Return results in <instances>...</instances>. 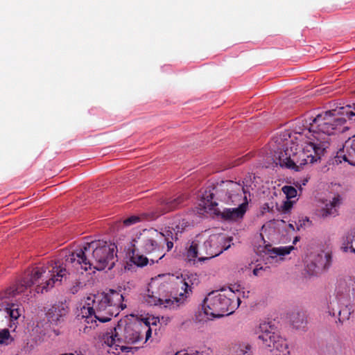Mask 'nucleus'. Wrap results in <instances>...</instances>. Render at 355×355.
<instances>
[{
	"label": "nucleus",
	"mask_w": 355,
	"mask_h": 355,
	"mask_svg": "<svg viewBox=\"0 0 355 355\" xmlns=\"http://www.w3.org/2000/svg\"><path fill=\"white\" fill-rule=\"evenodd\" d=\"M345 116L349 121H354L355 105L353 107V110L351 105H347L338 110H332L318 114L309 124V131L317 135L322 133L327 136L336 132H343L348 129L344 125L346 123Z\"/></svg>",
	"instance_id": "4"
},
{
	"label": "nucleus",
	"mask_w": 355,
	"mask_h": 355,
	"mask_svg": "<svg viewBox=\"0 0 355 355\" xmlns=\"http://www.w3.org/2000/svg\"><path fill=\"white\" fill-rule=\"evenodd\" d=\"M175 355H200V354L198 352L189 354L186 352H178Z\"/></svg>",
	"instance_id": "38"
},
{
	"label": "nucleus",
	"mask_w": 355,
	"mask_h": 355,
	"mask_svg": "<svg viewBox=\"0 0 355 355\" xmlns=\"http://www.w3.org/2000/svg\"><path fill=\"white\" fill-rule=\"evenodd\" d=\"M259 329L258 339L266 347L272 352L274 355L289 354L290 352L286 340L276 331L274 324L270 322H263L260 324Z\"/></svg>",
	"instance_id": "8"
},
{
	"label": "nucleus",
	"mask_w": 355,
	"mask_h": 355,
	"mask_svg": "<svg viewBox=\"0 0 355 355\" xmlns=\"http://www.w3.org/2000/svg\"><path fill=\"white\" fill-rule=\"evenodd\" d=\"M216 187L213 188V190H215L216 192L214 193L211 190H206L204 193L202 194V202L204 205V207L205 208H208L210 210H213L214 211L215 207L218 205L217 202L215 201H213V199L214 198V196L216 195Z\"/></svg>",
	"instance_id": "23"
},
{
	"label": "nucleus",
	"mask_w": 355,
	"mask_h": 355,
	"mask_svg": "<svg viewBox=\"0 0 355 355\" xmlns=\"http://www.w3.org/2000/svg\"><path fill=\"white\" fill-rule=\"evenodd\" d=\"M147 330L146 331V340H147L150 336L152 334V330L150 327H147Z\"/></svg>",
	"instance_id": "39"
},
{
	"label": "nucleus",
	"mask_w": 355,
	"mask_h": 355,
	"mask_svg": "<svg viewBox=\"0 0 355 355\" xmlns=\"http://www.w3.org/2000/svg\"><path fill=\"white\" fill-rule=\"evenodd\" d=\"M69 312V307L62 302L52 305L46 313L48 322L52 325H58L64 322Z\"/></svg>",
	"instance_id": "16"
},
{
	"label": "nucleus",
	"mask_w": 355,
	"mask_h": 355,
	"mask_svg": "<svg viewBox=\"0 0 355 355\" xmlns=\"http://www.w3.org/2000/svg\"><path fill=\"white\" fill-rule=\"evenodd\" d=\"M282 191L288 199L295 197L297 193L296 189L292 186H284Z\"/></svg>",
	"instance_id": "31"
},
{
	"label": "nucleus",
	"mask_w": 355,
	"mask_h": 355,
	"mask_svg": "<svg viewBox=\"0 0 355 355\" xmlns=\"http://www.w3.org/2000/svg\"><path fill=\"white\" fill-rule=\"evenodd\" d=\"M131 261L138 266H144L147 265L148 259L144 255L136 254L133 251L132 256L131 257Z\"/></svg>",
	"instance_id": "30"
},
{
	"label": "nucleus",
	"mask_w": 355,
	"mask_h": 355,
	"mask_svg": "<svg viewBox=\"0 0 355 355\" xmlns=\"http://www.w3.org/2000/svg\"><path fill=\"white\" fill-rule=\"evenodd\" d=\"M343 353V345L337 340L327 344L325 348L323 349L324 355H341Z\"/></svg>",
	"instance_id": "24"
},
{
	"label": "nucleus",
	"mask_w": 355,
	"mask_h": 355,
	"mask_svg": "<svg viewBox=\"0 0 355 355\" xmlns=\"http://www.w3.org/2000/svg\"><path fill=\"white\" fill-rule=\"evenodd\" d=\"M117 248L115 243L104 241H94L87 243L83 248L64 256V261H56L49 266H38L28 270L24 276L5 291V297H15L24 294L22 300L29 299L31 288L35 286V292L43 293L53 288L62 279L70 275L73 268L87 271L93 268L97 270L105 268L111 270L117 261Z\"/></svg>",
	"instance_id": "1"
},
{
	"label": "nucleus",
	"mask_w": 355,
	"mask_h": 355,
	"mask_svg": "<svg viewBox=\"0 0 355 355\" xmlns=\"http://www.w3.org/2000/svg\"><path fill=\"white\" fill-rule=\"evenodd\" d=\"M341 202V196L338 194L334 196L331 200L329 201L326 200L324 207L320 210H318V216L323 220L337 216L338 215V209L339 208Z\"/></svg>",
	"instance_id": "18"
},
{
	"label": "nucleus",
	"mask_w": 355,
	"mask_h": 355,
	"mask_svg": "<svg viewBox=\"0 0 355 355\" xmlns=\"http://www.w3.org/2000/svg\"><path fill=\"white\" fill-rule=\"evenodd\" d=\"M297 241H298V238H297V237H295V240H294V241H293V243H295V242H296Z\"/></svg>",
	"instance_id": "43"
},
{
	"label": "nucleus",
	"mask_w": 355,
	"mask_h": 355,
	"mask_svg": "<svg viewBox=\"0 0 355 355\" xmlns=\"http://www.w3.org/2000/svg\"><path fill=\"white\" fill-rule=\"evenodd\" d=\"M269 268L268 266L263 267L260 266L259 265H257L254 269L253 270V274L255 276H260L261 275V271H266Z\"/></svg>",
	"instance_id": "36"
},
{
	"label": "nucleus",
	"mask_w": 355,
	"mask_h": 355,
	"mask_svg": "<svg viewBox=\"0 0 355 355\" xmlns=\"http://www.w3.org/2000/svg\"><path fill=\"white\" fill-rule=\"evenodd\" d=\"M293 250H294V247L292 245L279 248H272L271 245L268 244L265 245L263 252L269 255L268 259H270L271 260L275 259L277 261V256H284L288 254Z\"/></svg>",
	"instance_id": "20"
},
{
	"label": "nucleus",
	"mask_w": 355,
	"mask_h": 355,
	"mask_svg": "<svg viewBox=\"0 0 355 355\" xmlns=\"http://www.w3.org/2000/svg\"><path fill=\"white\" fill-rule=\"evenodd\" d=\"M314 139L304 143L302 150L293 152V148H286L279 153L278 164L281 167H285L295 171H300L307 164L318 162L325 153L329 146L327 138L320 140L318 136Z\"/></svg>",
	"instance_id": "3"
},
{
	"label": "nucleus",
	"mask_w": 355,
	"mask_h": 355,
	"mask_svg": "<svg viewBox=\"0 0 355 355\" xmlns=\"http://www.w3.org/2000/svg\"><path fill=\"white\" fill-rule=\"evenodd\" d=\"M186 197L184 195H180L175 198H167L160 201L156 212L152 214L151 219L154 220L157 217L175 211L184 205Z\"/></svg>",
	"instance_id": "15"
},
{
	"label": "nucleus",
	"mask_w": 355,
	"mask_h": 355,
	"mask_svg": "<svg viewBox=\"0 0 355 355\" xmlns=\"http://www.w3.org/2000/svg\"><path fill=\"white\" fill-rule=\"evenodd\" d=\"M240 304V297L234 291L223 288L209 293L203 301L202 309L207 316L216 318L232 314Z\"/></svg>",
	"instance_id": "5"
},
{
	"label": "nucleus",
	"mask_w": 355,
	"mask_h": 355,
	"mask_svg": "<svg viewBox=\"0 0 355 355\" xmlns=\"http://www.w3.org/2000/svg\"><path fill=\"white\" fill-rule=\"evenodd\" d=\"M292 207V202L291 201H286L284 202V205L283 206V209L284 211L289 210Z\"/></svg>",
	"instance_id": "37"
},
{
	"label": "nucleus",
	"mask_w": 355,
	"mask_h": 355,
	"mask_svg": "<svg viewBox=\"0 0 355 355\" xmlns=\"http://www.w3.org/2000/svg\"><path fill=\"white\" fill-rule=\"evenodd\" d=\"M189 225V223L185 219L180 220L178 223L175 222L174 226L172 227V230L174 232H172L171 239L175 241L178 240L179 236Z\"/></svg>",
	"instance_id": "25"
},
{
	"label": "nucleus",
	"mask_w": 355,
	"mask_h": 355,
	"mask_svg": "<svg viewBox=\"0 0 355 355\" xmlns=\"http://www.w3.org/2000/svg\"><path fill=\"white\" fill-rule=\"evenodd\" d=\"M249 345H237L232 347L230 355H252Z\"/></svg>",
	"instance_id": "27"
},
{
	"label": "nucleus",
	"mask_w": 355,
	"mask_h": 355,
	"mask_svg": "<svg viewBox=\"0 0 355 355\" xmlns=\"http://www.w3.org/2000/svg\"><path fill=\"white\" fill-rule=\"evenodd\" d=\"M202 243L198 237L189 242L184 254L185 261L190 265H196L198 262L206 261L203 255Z\"/></svg>",
	"instance_id": "14"
},
{
	"label": "nucleus",
	"mask_w": 355,
	"mask_h": 355,
	"mask_svg": "<svg viewBox=\"0 0 355 355\" xmlns=\"http://www.w3.org/2000/svg\"><path fill=\"white\" fill-rule=\"evenodd\" d=\"M82 318H85V324L83 329H80V331L84 334H90L92 331L94 330L97 326V320H96L93 316H91L89 320H87V317H83V315Z\"/></svg>",
	"instance_id": "28"
},
{
	"label": "nucleus",
	"mask_w": 355,
	"mask_h": 355,
	"mask_svg": "<svg viewBox=\"0 0 355 355\" xmlns=\"http://www.w3.org/2000/svg\"><path fill=\"white\" fill-rule=\"evenodd\" d=\"M13 340L8 329H0V344L8 345Z\"/></svg>",
	"instance_id": "29"
},
{
	"label": "nucleus",
	"mask_w": 355,
	"mask_h": 355,
	"mask_svg": "<svg viewBox=\"0 0 355 355\" xmlns=\"http://www.w3.org/2000/svg\"><path fill=\"white\" fill-rule=\"evenodd\" d=\"M338 154L339 157H343L345 162L355 166V135L345 141L343 150H340Z\"/></svg>",
	"instance_id": "19"
},
{
	"label": "nucleus",
	"mask_w": 355,
	"mask_h": 355,
	"mask_svg": "<svg viewBox=\"0 0 355 355\" xmlns=\"http://www.w3.org/2000/svg\"><path fill=\"white\" fill-rule=\"evenodd\" d=\"M331 264V254L320 252H311L305 259V270L309 275H314L327 269Z\"/></svg>",
	"instance_id": "13"
},
{
	"label": "nucleus",
	"mask_w": 355,
	"mask_h": 355,
	"mask_svg": "<svg viewBox=\"0 0 355 355\" xmlns=\"http://www.w3.org/2000/svg\"><path fill=\"white\" fill-rule=\"evenodd\" d=\"M244 188L233 181L223 182L216 188L218 198L229 205H241L245 201Z\"/></svg>",
	"instance_id": "11"
},
{
	"label": "nucleus",
	"mask_w": 355,
	"mask_h": 355,
	"mask_svg": "<svg viewBox=\"0 0 355 355\" xmlns=\"http://www.w3.org/2000/svg\"><path fill=\"white\" fill-rule=\"evenodd\" d=\"M335 312L338 311V320L340 322L343 320H348L352 312V306L351 302H347L346 304H335Z\"/></svg>",
	"instance_id": "22"
},
{
	"label": "nucleus",
	"mask_w": 355,
	"mask_h": 355,
	"mask_svg": "<svg viewBox=\"0 0 355 355\" xmlns=\"http://www.w3.org/2000/svg\"><path fill=\"white\" fill-rule=\"evenodd\" d=\"M182 286L181 289L184 291L180 292L178 297H173V298L156 296L154 292L148 289L144 298V302L150 306H159L162 308L168 309L170 310L177 309L180 306L183 304L185 300L189 296L191 293V286L190 285L191 280L189 277L187 279H184L180 282Z\"/></svg>",
	"instance_id": "9"
},
{
	"label": "nucleus",
	"mask_w": 355,
	"mask_h": 355,
	"mask_svg": "<svg viewBox=\"0 0 355 355\" xmlns=\"http://www.w3.org/2000/svg\"><path fill=\"white\" fill-rule=\"evenodd\" d=\"M143 327L141 324H128L125 327L117 324L106 332L103 336L104 343L109 347L115 346L116 349L120 347L121 351H128L130 347L122 345V343L135 344L141 338Z\"/></svg>",
	"instance_id": "6"
},
{
	"label": "nucleus",
	"mask_w": 355,
	"mask_h": 355,
	"mask_svg": "<svg viewBox=\"0 0 355 355\" xmlns=\"http://www.w3.org/2000/svg\"><path fill=\"white\" fill-rule=\"evenodd\" d=\"M159 322V318H148L145 320V327H150V325L155 326Z\"/></svg>",
	"instance_id": "35"
},
{
	"label": "nucleus",
	"mask_w": 355,
	"mask_h": 355,
	"mask_svg": "<svg viewBox=\"0 0 355 355\" xmlns=\"http://www.w3.org/2000/svg\"><path fill=\"white\" fill-rule=\"evenodd\" d=\"M292 323L295 328L300 329L304 323V316L300 313L294 315L292 318Z\"/></svg>",
	"instance_id": "32"
},
{
	"label": "nucleus",
	"mask_w": 355,
	"mask_h": 355,
	"mask_svg": "<svg viewBox=\"0 0 355 355\" xmlns=\"http://www.w3.org/2000/svg\"><path fill=\"white\" fill-rule=\"evenodd\" d=\"M76 291H77V289H76V288H73V290H72V293H75V292H76Z\"/></svg>",
	"instance_id": "42"
},
{
	"label": "nucleus",
	"mask_w": 355,
	"mask_h": 355,
	"mask_svg": "<svg viewBox=\"0 0 355 355\" xmlns=\"http://www.w3.org/2000/svg\"><path fill=\"white\" fill-rule=\"evenodd\" d=\"M141 220V218L137 216H132L123 220V223L126 226H129L137 223Z\"/></svg>",
	"instance_id": "34"
},
{
	"label": "nucleus",
	"mask_w": 355,
	"mask_h": 355,
	"mask_svg": "<svg viewBox=\"0 0 355 355\" xmlns=\"http://www.w3.org/2000/svg\"><path fill=\"white\" fill-rule=\"evenodd\" d=\"M243 159V158H241L239 160H237V163L236 164V165H239L241 164V160Z\"/></svg>",
	"instance_id": "41"
},
{
	"label": "nucleus",
	"mask_w": 355,
	"mask_h": 355,
	"mask_svg": "<svg viewBox=\"0 0 355 355\" xmlns=\"http://www.w3.org/2000/svg\"><path fill=\"white\" fill-rule=\"evenodd\" d=\"M231 237H227L224 234H212L209 238L202 242L203 248V255L205 260L210 259L220 255L223 251L227 250L231 246Z\"/></svg>",
	"instance_id": "12"
},
{
	"label": "nucleus",
	"mask_w": 355,
	"mask_h": 355,
	"mask_svg": "<svg viewBox=\"0 0 355 355\" xmlns=\"http://www.w3.org/2000/svg\"><path fill=\"white\" fill-rule=\"evenodd\" d=\"M355 297V279L350 276L338 278L335 289V297L327 304V312L335 315V304H346Z\"/></svg>",
	"instance_id": "10"
},
{
	"label": "nucleus",
	"mask_w": 355,
	"mask_h": 355,
	"mask_svg": "<svg viewBox=\"0 0 355 355\" xmlns=\"http://www.w3.org/2000/svg\"><path fill=\"white\" fill-rule=\"evenodd\" d=\"M263 209H264V210H263V211H264V212H266V211L269 212V211H271V210H270V207H269V206H268V204H265V205H264V206H263Z\"/></svg>",
	"instance_id": "40"
},
{
	"label": "nucleus",
	"mask_w": 355,
	"mask_h": 355,
	"mask_svg": "<svg viewBox=\"0 0 355 355\" xmlns=\"http://www.w3.org/2000/svg\"><path fill=\"white\" fill-rule=\"evenodd\" d=\"M243 159H244V158H243V159H241V162H243Z\"/></svg>",
	"instance_id": "44"
},
{
	"label": "nucleus",
	"mask_w": 355,
	"mask_h": 355,
	"mask_svg": "<svg viewBox=\"0 0 355 355\" xmlns=\"http://www.w3.org/2000/svg\"><path fill=\"white\" fill-rule=\"evenodd\" d=\"M164 234H166V236H164V243L166 242V247H167V251H170L173 247V240H169V237L171 238L172 236V231L171 230H166Z\"/></svg>",
	"instance_id": "33"
},
{
	"label": "nucleus",
	"mask_w": 355,
	"mask_h": 355,
	"mask_svg": "<svg viewBox=\"0 0 355 355\" xmlns=\"http://www.w3.org/2000/svg\"><path fill=\"white\" fill-rule=\"evenodd\" d=\"M123 301V295L112 289L107 293L90 295L80 309V315L87 317V320L93 316L101 322H106L113 316L118 315L120 310L126 308Z\"/></svg>",
	"instance_id": "2"
},
{
	"label": "nucleus",
	"mask_w": 355,
	"mask_h": 355,
	"mask_svg": "<svg viewBox=\"0 0 355 355\" xmlns=\"http://www.w3.org/2000/svg\"><path fill=\"white\" fill-rule=\"evenodd\" d=\"M248 205L247 198L245 197V201L237 207L225 208L223 211L216 209H214V214L225 220H236L243 217L246 212Z\"/></svg>",
	"instance_id": "17"
},
{
	"label": "nucleus",
	"mask_w": 355,
	"mask_h": 355,
	"mask_svg": "<svg viewBox=\"0 0 355 355\" xmlns=\"http://www.w3.org/2000/svg\"><path fill=\"white\" fill-rule=\"evenodd\" d=\"M21 309L18 305L11 304L7 306H3L0 309V314L1 317L6 318H10L11 319L17 320L21 315Z\"/></svg>",
	"instance_id": "21"
},
{
	"label": "nucleus",
	"mask_w": 355,
	"mask_h": 355,
	"mask_svg": "<svg viewBox=\"0 0 355 355\" xmlns=\"http://www.w3.org/2000/svg\"><path fill=\"white\" fill-rule=\"evenodd\" d=\"M164 236L157 230L150 228L143 230L134 240L135 244L143 252L151 256L152 263L158 262L164 256Z\"/></svg>",
	"instance_id": "7"
},
{
	"label": "nucleus",
	"mask_w": 355,
	"mask_h": 355,
	"mask_svg": "<svg viewBox=\"0 0 355 355\" xmlns=\"http://www.w3.org/2000/svg\"><path fill=\"white\" fill-rule=\"evenodd\" d=\"M341 248L345 252H350L355 254V231L346 236Z\"/></svg>",
	"instance_id": "26"
}]
</instances>
